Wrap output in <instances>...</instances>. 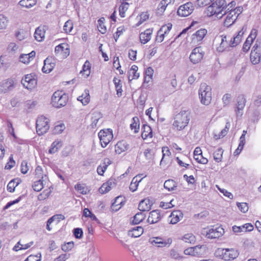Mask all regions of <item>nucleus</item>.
<instances>
[{
	"mask_svg": "<svg viewBox=\"0 0 261 261\" xmlns=\"http://www.w3.org/2000/svg\"><path fill=\"white\" fill-rule=\"evenodd\" d=\"M36 4V0H21L19 4L27 8L34 6Z\"/></svg>",
	"mask_w": 261,
	"mask_h": 261,
	"instance_id": "nucleus-40",
	"label": "nucleus"
},
{
	"mask_svg": "<svg viewBox=\"0 0 261 261\" xmlns=\"http://www.w3.org/2000/svg\"><path fill=\"white\" fill-rule=\"evenodd\" d=\"M162 153H163V156L162 158V160L160 162V165H163L164 163V158L165 155L169 156L170 154V152L169 150L168 149V147H164L162 148Z\"/></svg>",
	"mask_w": 261,
	"mask_h": 261,
	"instance_id": "nucleus-55",
	"label": "nucleus"
},
{
	"mask_svg": "<svg viewBox=\"0 0 261 261\" xmlns=\"http://www.w3.org/2000/svg\"><path fill=\"white\" fill-rule=\"evenodd\" d=\"M261 51H251L250 60L254 65L257 64L260 61Z\"/></svg>",
	"mask_w": 261,
	"mask_h": 261,
	"instance_id": "nucleus-30",
	"label": "nucleus"
},
{
	"mask_svg": "<svg viewBox=\"0 0 261 261\" xmlns=\"http://www.w3.org/2000/svg\"><path fill=\"white\" fill-rule=\"evenodd\" d=\"M198 93L201 102L205 106L208 105L212 100L211 88L205 83L202 84Z\"/></svg>",
	"mask_w": 261,
	"mask_h": 261,
	"instance_id": "nucleus-5",
	"label": "nucleus"
},
{
	"mask_svg": "<svg viewBox=\"0 0 261 261\" xmlns=\"http://www.w3.org/2000/svg\"><path fill=\"white\" fill-rule=\"evenodd\" d=\"M160 211L158 210H153L149 213L147 222L150 224H154L161 219Z\"/></svg>",
	"mask_w": 261,
	"mask_h": 261,
	"instance_id": "nucleus-19",
	"label": "nucleus"
},
{
	"mask_svg": "<svg viewBox=\"0 0 261 261\" xmlns=\"http://www.w3.org/2000/svg\"><path fill=\"white\" fill-rule=\"evenodd\" d=\"M194 10V7L191 2H188L180 6L177 10V14L179 16L186 17L190 15Z\"/></svg>",
	"mask_w": 261,
	"mask_h": 261,
	"instance_id": "nucleus-8",
	"label": "nucleus"
},
{
	"mask_svg": "<svg viewBox=\"0 0 261 261\" xmlns=\"http://www.w3.org/2000/svg\"><path fill=\"white\" fill-rule=\"evenodd\" d=\"M183 214L180 211H174L171 213L169 218L171 219L170 223L172 224L177 223L182 218Z\"/></svg>",
	"mask_w": 261,
	"mask_h": 261,
	"instance_id": "nucleus-24",
	"label": "nucleus"
},
{
	"mask_svg": "<svg viewBox=\"0 0 261 261\" xmlns=\"http://www.w3.org/2000/svg\"><path fill=\"white\" fill-rule=\"evenodd\" d=\"M32 187L34 191L39 192L41 191L43 188V181L41 179H39L35 181L32 186Z\"/></svg>",
	"mask_w": 261,
	"mask_h": 261,
	"instance_id": "nucleus-45",
	"label": "nucleus"
},
{
	"mask_svg": "<svg viewBox=\"0 0 261 261\" xmlns=\"http://www.w3.org/2000/svg\"><path fill=\"white\" fill-rule=\"evenodd\" d=\"M138 67L136 65H133L130 69L128 71V78L129 81H131L133 80L138 79L139 77V73L137 72Z\"/></svg>",
	"mask_w": 261,
	"mask_h": 261,
	"instance_id": "nucleus-25",
	"label": "nucleus"
},
{
	"mask_svg": "<svg viewBox=\"0 0 261 261\" xmlns=\"http://www.w3.org/2000/svg\"><path fill=\"white\" fill-rule=\"evenodd\" d=\"M235 12L229 11H225L224 13L222 14L223 16H225L224 21V25L226 27H229L238 18V16L235 15Z\"/></svg>",
	"mask_w": 261,
	"mask_h": 261,
	"instance_id": "nucleus-12",
	"label": "nucleus"
},
{
	"mask_svg": "<svg viewBox=\"0 0 261 261\" xmlns=\"http://www.w3.org/2000/svg\"><path fill=\"white\" fill-rule=\"evenodd\" d=\"M124 31V27H120L117 28V32H116L115 34L114 35V37L116 41H117V40L119 37V36L122 34V33Z\"/></svg>",
	"mask_w": 261,
	"mask_h": 261,
	"instance_id": "nucleus-63",
	"label": "nucleus"
},
{
	"mask_svg": "<svg viewBox=\"0 0 261 261\" xmlns=\"http://www.w3.org/2000/svg\"><path fill=\"white\" fill-rule=\"evenodd\" d=\"M207 33V30L204 29H201L196 32L192 35L193 41L196 40L197 42L201 41Z\"/></svg>",
	"mask_w": 261,
	"mask_h": 261,
	"instance_id": "nucleus-26",
	"label": "nucleus"
},
{
	"mask_svg": "<svg viewBox=\"0 0 261 261\" xmlns=\"http://www.w3.org/2000/svg\"><path fill=\"white\" fill-rule=\"evenodd\" d=\"M152 32V31L151 30L147 29L144 33H141L140 35V42L143 44H145L148 42L151 39Z\"/></svg>",
	"mask_w": 261,
	"mask_h": 261,
	"instance_id": "nucleus-27",
	"label": "nucleus"
},
{
	"mask_svg": "<svg viewBox=\"0 0 261 261\" xmlns=\"http://www.w3.org/2000/svg\"><path fill=\"white\" fill-rule=\"evenodd\" d=\"M14 82L12 79H7L0 83V94L6 93L14 88Z\"/></svg>",
	"mask_w": 261,
	"mask_h": 261,
	"instance_id": "nucleus-15",
	"label": "nucleus"
},
{
	"mask_svg": "<svg viewBox=\"0 0 261 261\" xmlns=\"http://www.w3.org/2000/svg\"><path fill=\"white\" fill-rule=\"evenodd\" d=\"M129 148V145L124 140L119 141L115 145V152L118 154L128 150Z\"/></svg>",
	"mask_w": 261,
	"mask_h": 261,
	"instance_id": "nucleus-21",
	"label": "nucleus"
},
{
	"mask_svg": "<svg viewBox=\"0 0 261 261\" xmlns=\"http://www.w3.org/2000/svg\"><path fill=\"white\" fill-rule=\"evenodd\" d=\"M74 188H75V189L77 191H78L79 193L83 194H86V189L81 184H76Z\"/></svg>",
	"mask_w": 261,
	"mask_h": 261,
	"instance_id": "nucleus-61",
	"label": "nucleus"
},
{
	"mask_svg": "<svg viewBox=\"0 0 261 261\" xmlns=\"http://www.w3.org/2000/svg\"><path fill=\"white\" fill-rule=\"evenodd\" d=\"M204 51L201 47H197L192 50L190 56V60L193 64L199 63L203 58Z\"/></svg>",
	"mask_w": 261,
	"mask_h": 261,
	"instance_id": "nucleus-9",
	"label": "nucleus"
},
{
	"mask_svg": "<svg viewBox=\"0 0 261 261\" xmlns=\"http://www.w3.org/2000/svg\"><path fill=\"white\" fill-rule=\"evenodd\" d=\"M247 30V25H244L238 34L228 40L227 36L222 35L217 36L215 41L219 42L216 47V50L219 53H222L228 49L229 47H233L237 46L242 41L243 35Z\"/></svg>",
	"mask_w": 261,
	"mask_h": 261,
	"instance_id": "nucleus-1",
	"label": "nucleus"
},
{
	"mask_svg": "<svg viewBox=\"0 0 261 261\" xmlns=\"http://www.w3.org/2000/svg\"><path fill=\"white\" fill-rule=\"evenodd\" d=\"M102 147H106L113 138V131L111 129L101 130L98 134Z\"/></svg>",
	"mask_w": 261,
	"mask_h": 261,
	"instance_id": "nucleus-7",
	"label": "nucleus"
},
{
	"mask_svg": "<svg viewBox=\"0 0 261 261\" xmlns=\"http://www.w3.org/2000/svg\"><path fill=\"white\" fill-rule=\"evenodd\" d=\"M55 60L52 57H47L44 61V66L42 68V71L44 73H49L55 66Z\"/></svg>",
	"mask_w": 261,
	"mask_h": 261,
	"instance_id": "nucleus-16",
	"label": "nucleus"
},
{
	"mask_svg": "<svg viewBox=\"0 0 261 261\" xmlns=\"http://www.w3.org/2000/svg\"><path fill=\"white\" fill-rule=\"evenodd\" d=\"M216 256L225 260H230L238 257V252L233 249L218 248L215 252Z\"/></svg>",
	"mask_w": 261,
	"mask_h": 261,
	"instance_id": "nucleus-4",
	"label": "nucleus"
},
{
	"mask_svg": "<svg viewBox=\"0 0 261 261\" xmlns=\"http://www.w3.org/2000/svg\"><path fill=\"white\" fill-rule=\"evenodd\" d=\"M212 0H197L196 5L200 7H202L210 4Z\"/></svg>",
	"mask_w": 261,
	"mask_h": 261,
	"instance_id": "nucleus-57",
	"label": "nucleus"
},
{
	"mask_svg": "<svg viewBox=\"0 0 261 261\" xmlns=\"http://www.w3.org/2000/svg\"><path fill=\"white\" fill-rule=\"evenodd\" d=\"M102 117V114L99 112H94L92 114L91 118V123L90 126L91 128H95L99 126L98 122Z\"/></svg>",
	"mask_w": 261,
	"mask_h": 261,
	"instance_id": "nucleus-22",
	"label": "nucleus"
},
{
	"mask_svg": "<svg viewBox=\"0 0 261 261\" xmlns=\"http://www.w3.org/2000/svg\"><path fill=\"white\" fill-rule=\"evenodd\" d=\"M251 51H261V41L257 39L253 45Z\"/></svg>",
	"mask_w": 261,
	"mask_h": 261,
	"instance_id": "nucleus-56",
	"label": "nucleus"
},
{
	"mask_svg": "<svg viewBox=\"0 0 261 261\" xmlns=\"http://www.w3.org/2000/svg\"><path fill=\"white\" fill-rule=\"evenodd\" d=\"M62 146V142L59 140H56L53 142L48 150L50 154H54L57 152L59 149Z\"/></svg>",
	"mask_w": 261,
	"mask_h": 261,
	"instance_id": "nucleus-34",
	"label": "nucleus"
},
{
	"mask_svg": "<svg viewBox=\"0 0 261 261\" xmlns=\"http://www.w3.org/2000/svg\"><path fill=\"white\" fill-rule=\"evenodd\" d=\"M29 170V166L26 161H22L21 164V172L22 174H26Z\"/></svg>",
	"mask_w": 261,
	"mask_h": 261,
	"instance_id": "nucleus-58",
	"label": "nucleus"
},
{
	"mask_svg": "<svg viewBox=\"0 0 261 261\" xmlns=\"http://www.w3.org/2000/svg\"><path fill=\"white\" fill-rule=\"evenodd\" d=\"M143 131L142 133V137L143 139L152 137V132L151 127L148 125H144Z\"/></svg>",
	"mask_w": 261,
	"mask_h": 261,
	"instance_id": "nucleus-35",
	"label": "nucleus"
},
{
	"mask_svg": "<svg viewBox=\"0 0 261 261\" xmlns=\"http://www.w3.org/2000/svg\"><path fill=\"white\" fill-rule=\"evenodd\" d=\"M193 247L195 256H202L206 253V246L205 245H197Z\"/></svg>",
	"mask_w": 261,
	"mask_h": 261,
	"instance_id": "nucleus-36",
	"label": "nucleus"
},
{
	"mask_svg": "<svg viewBox=\"0 0 261 261\" xmlns=\"http://www.w3.org/2000/svg\"><path fill=\"white\" fill-rule=\"evenodd\" d=\"M56 55H61L64 58H66L70 53L68 45L66 43H61L55 47V50Z\"/></svg>",
	"mask_w": 261,
	"mask_h": 261,
	"instance_id": "nucleus-17",
	"label": "nucleus"
},
{
	"mask_svg": "<svg viewBox=\"0 0 261 261\" xmlns=\"http://www.w3.org/2000/svg\"><path fill=\"white\" fill-rule=\"evenodd\" d=\"M133 123L130 124V127L132 130H134L135 133H138L139 129V119L137 117L133 118Z\"/></svg>",
	"mask_w": 261,
	"mask_h": 261,
	"instance_id": "nucleus-41",
	"label": "nucleus"
},
{
	"mask_svg": "<svg viewBox=\"0 0 261 261\" xmlns=\"http://www.w3.org/2000/svg\"><path fill=\"white\" fill-rule=\"evenodd\" d=\"M73 233L74 237L76 239H81L82 238L83 235V232L82 228H75L73 230Z\"/></svg>",
	"mask_w": 261,
	"mask_h": 261,
	"instance_id": "nucleus-54",
	"label": "nucleus"
},
{
	"mask_svg": "<svg viewBox=\"0 0 261 261\" xmlns=\"http://www.w3.org/2000/svg\"><path fill=\"white\" fill-rule=\"evenodd\" d=\"M49 194V192L44 191L38 195V199L39 200H44L48 197Z\"/></svg>",
	"mask_w": 261,
	"mask_h": 261,
	"instance_id": "nucleus-64",
	"label": "nucleus"
},
{
	"mask_svg": "<svg viewBox=\"0 0 261 261\" xmlns=\"http://www.w3.org/2000/svg\"><path fill=\"white\" fill-rule=\"evenodd\" d=\"M237 205L239 210L242 213H245L248 211V204L246 202H237Z\"/></svg>",
	"mask_w": 261,
	"mask_h": 261,
	"instance_id": "nucleus-48",
	"label": "nucleus"
},
{
	"mask_svg": "<svg viewBox=\"0 0 261 261\" xmlns=\"http://www.w3.org/2000/svg\"><path fill=\"white\" fill-rule=\"evenodd\" d=\"M90 99L89 91L88 89L85 90L84 93L77 98V100L81 101L83 105L85 106L89 102Z\"/></svg>",
	"mask_w": 261,
	"mask_h": 261,
	"instance_id": "nucleus-29",
	"label": "nucleus"
},
{
	"mask_svg": "<svg viewBox=\"0 0 261 261\" xmlns=\"http://www.w3.org/2000/svg\"><path fill=\"white\" fill-rule=\"evenodd\" d=\"M224 233V229L221 227H213L205 231V237L208 239L219 238Z\"/></svg>",
	"mask_w": 261,
	"mask_h": 261,
	"instance_id": "nucleus-10",
	"label": "nucleus"
},
{
	"mask_svg": "<svg viewBox=\"0 0 261 261\" xmlns=\"http://www.w3.org/2000/svg\"><path fill=\"white\" fill-rule=\"evenodd\" d=\"M213 4L217 8V9L220 10V13H222L223 11L224 12L227 8L226 7V2L225 0H216Z\"/></svg>",
	"mask_w": 261,
	"mask_h": 261,
	"instance_id": "nucleus-33",
	"label": "nucleus"
},
{
	"mask_svg": "<svg viewBox=\"0 0 261 261\" xmlns=\"http://www.w3.org/2000/svg\"><path fill=\"white\" fill-rule=\"evenodd\" d=\"M164 187L169 191H172L176 189L177 183L172 179H168L165 181Z\"/></svg>",
	"mask_w": 261,
	"mask_h": 261,
	"instance_id": "nucleus-32",
	"label": "nucleus"
},
{
	"mask_svg": "<svg viewBox=\"0 0 261 261\" xmlns=\"http://www.w3.org/2000/svg\"><path fill=\"white\" fill-rule=\"evenodd\" d=\"M137 182V177H134L129 186V189L132 192H135L137 190V187L138 186V184H136Z\"/></svg>",
	"mask_w": 261,
	"mask_h": 261,
	"instance_id": "nucleus-60",
	"label": "nucleus"
},
{
	"mask_svg": "<svg viewBox=\"0 0 261 261\" xmlns=\"http://www.w3.org/2000/svg\"><path fill=\"white\" fill-rule=\"evenodd\" d=\"M217 9V8L215 6V5H214V4L213 3L211 5H210L207 8L205 12L206 14L207 15V16L209 17H211L214 15L218 16L219 14H221L220 10H219V9Z\"/></svg>",
	"mask_w": 261,
	"mask_h": 261,
	"instance_id": "nucleus-31",
	"label": "nucleus"
},
{
	"mask_svg": "<svg viewBox=\"0 0 261 261\" xmlns=\"http://www.w3.org/2000/svg\"><path fill=\"white\" fill-rule=\"evenodd\" d=\"M189 120L190 112L188 110H182L174 118L173 128L176 130L183 129L187 125Z\"/></svg>",
	"mask_w": 261,
	"mask_h": 261,
	"instance_id": "nucleus-2",
	"label": "nucleus"
},
{
	"mask_svg": "<svg viewBox=\"0 0 261 261\" xmlns=\"http://www.w3.org/2000/svg\"><path fill=\"white\" fill-rule=\"evenodd\" d=\"M90 69L91 64L89 61L87 60L83 66V68L82 70L81 71V72H83L84 73H85V72H88V73H86V75L88 76L90 73Z\"/></svg>",
	"mask_w": 261,
	"mask_h": 261,
	"instance_id": "nucleus-49",
	"label": "nucleus"
},
{
	"mask_svg": "<svg viewBox=\"0 0 261 261\" xmlns=\"http://www.w3.org/2000/svg\"><path fill=\"white\" fill-rule=\"evenodd\" d=\"M143 232V228L141 226H137L133 228L132 230V236L137 238L140 236Z\"/></svg>",
	"mask_w": 261,
	"mask_h": 261,
	"instance_id": "nucleus-44",
	"label": "nucleus"
},
{
	"mask_svg": "<svg viewBox=\"0 0 261 261\" xmlns=\"http://www.w3.org/2000/svg\"><path fill=\"white\" fill-rule=\"evenodd\" d=\"M120 80L114 77L113 79V82L115 85V87L117 91V95L118 97H120L122 95V85L120 84Z\"/></svg>",
	"mask_w": 261,
	"mask_h": 261,
	"instance_id": "nucleus-38",
	"label": "nucleus"
},
{
	"mask_svg": "<svg viewBox=\"0 0 261 261\" xmlns=\"http://www.w3.org/2000/svg\"><path fill=\"white\" fill-rule=\"evenodd\" d=\"M73 242H69L62 246V249L65 252L69 251L72 249V248L73 247Z\"/></svg>",
	"mask_w": 261,
	"mask_h": 261,
	"instance_id": "nucleus-52",
	"label": "nucleus"
},
{
	"mask_svg": "<svg viewBox=\"0 0 261 261\" xmlns=\"http://www.w3.org/2000/svg\"><path fill=\"white\" fill-rule=\"evenodd\" d=\"M172 27V24L170 23H168L166 25H163L159 30L161 33L164 34V35L168 34L169 31L171 30Z\"/></svg>",
	"mask_w": 261,
	"mask_h": 261,
	"instance_id": "nucleus-47",
	"label": "nucleus"
},
{
	"mask_svg": "<svg viewBox=\"0 0 261 261\" xmlns=\"http://www.w3.org/2000/svg\"><path fill=\"white\" fill-rule=\"evenodd\" d=\"M21 199V197L19 196L18 198L16 199L10 201L4 206V210H7L11 206H12L13 204H15L16 203H18L20 200Z\"/></svg>",
	"mask_w": 261,
	"mask_h": 261,
	"instance_id": "nucleus-62",
	"label": "nucleus"
},
{
	"mask_svg": "<svg viewBox=\"0 0 261 261\" xmlns=\"http://www.w3.org/2000/svg\"><path fill=\"white\" fill-rule=\"evenodd\" d=\"M151 243L158 247H169L172 242V240L171 238H168L164 240L161 238H153L151 241Z\"/></svg>",
	"mask_w": 261,
	"mask_h": 261,
	"instance_id": "nucleus-14",
	"label": "nucleus"
},
{
	"mask_svg": "<svg viewBox=\"0 0 261 261\" xmlns=\"http://www.w3.org/2000/svg\"><path fill=\"white\" fill-rule=\"evenodd\" d=\"M18 182H17L15 184L14 179L11 180L7 185V190L10 192H13L15 190V187L18 186Z\"/></svg>",
	"mask_w": 261,
	"mask_h": 261,
	"instance_id": "nucleus-53",
	"label": "nucleus"
},
{
	"mask_svg": "<svg viewBox=\"0 0 261 261\" xmlns=\"http://www.w3.org/2000/svg\"><path fill=\"white\" fill-rule=\"evenodd\" d=\"M223 150L222 148H217L214 152V159L216 162H220L222 161Z\"/></svg>",
	"mask_w": 261,
	"mask_h": 261,
	"instance_id": "nucleus-39",
	"label": "nucleus"
},
{
	"mask_svg": "<svg viewBox=\"0 0 261 261\" xmlns=\"http://www.w3.org/2000/svg\"><path fill=\"white\" fill-rule=\"evenodd\" d=\"M246 99L244 95H239L237 98V104L236 107V114L237 116L242 115V111L246 105Z\"/></svg>",
	"mask_w": 261,
	"mask_h": 261,
	"instance_id": "nucleus-18",
	"label": "nucleus"
},
{
	"mask_svg": "<svg viewBox=\"0 0 261 261\" xmlns=\"http://www.w3.org/2000/svg\"><path fill=\"white\" fill-rule=\"evenodd\" d=\"M122 197L121 196L117 197L113 203H112L111 209L113 212H117L123 205Z\"/></svg>",
	"mask_w": 261,
	"mask_h": 261,
	"instance_id": "nucleus-28",
	"label": "nucleus"
},
{
	"mask_svg": "<svg viewBox=\"0 0 261 261\" xmlns=\"http://www.w3.org/2000/svg\"><path fill=\"white\" fill-rule=\"evenodd\" d=\"M182 240L186 243L191 244L195 242V237L191 233H188L183 237Z\"/></svg>",
	"mask_w": 261,
	"mask_h": 261,
	"instance_id": "nucleus-46",
	"label": "nucleus"
},
{
	"mask_svg": "<svg viewBox=\"0 0 261 261\" xmlns=\"http://www.w3.org/2000/svg\"><path fill=\"white\" fill-rule=\"evenodd\" d=\"M152 203L149 199L142 200L139 204L138 209L141 212L148 211L151 209Z\"/></svg>",
	"mask_w": 261,
	"mask_h": 261,
	"instance_id": "nucleus-23",
	"label": "nucleus"
},
{
	"mask_svg": "<svg viewBox=\"0 0 261 261\" xmlns=\"http://www.w3.org/2000/svg\"><path fill=\"white\" fill-rule=\"evenodd\" d=\"M145 218V215L143 212H138L134 217L133 223L138 224L141 222Z\"/></svg>",
	"mask_w": 261,
	"mask_h": 261,
	"instance_id": "nucleus-37",
	"label": "nucleus"
},
{
	"mask_svg": "<svg viewBox=\"0 0 261 261\" xmlns=\"http://www.w3.org/2000/svg\"><path fill=\"white\" fill-rule=\"evenodd\" d=\"M129 4L128 3H122L119 7V15L121 17H125V12L128 8Z\"/></svg>",
	"mask_w": 261,
	"mask_h": 261,
	"instance_id": "nucleus-43",
	"label": "nucleus"
},
{
	"mask_svg": "<svg viewBox=\"0 0 261 261\" xmlns=\"http://www.w3.org/2000/svg\"><path fill=\"white\" fill-rule=\"evenodd\" d=\"M21 84L23 87L28 89H32L35 87L37 84L36 80L32 74H27L21 80Z\"/></svg>",
	"mask_w": 261,
	"mask_h": 261,
	"instance_id": "nucleus-13",
	"label": "nucleus"
},
{
	"mask_svg": "<svg viewBox=\"0 0 261 261\" xmlns=\"http://www.w3.org/2000/svg\"><path fill=\"white\" fill-rule=\"evenodd\" d=\"M116 182L113 179H109L107 182L103 183L99 189L101 194L106 193L109 192L113 188L115 187Z\"/></svg>",
	"mask_w": 261,
	"mask_h": 261,
	"instance_id": "nucleus-20",
	"label": "nucleus"
},
{
	"mask_svg": "<svg viewBox=\"0 0 261 261\" xmlns=\"http://www.w3.org/2000/svg\"><path fill=\"white\" fill-rule=\"evenodd\" d=\"M8 23L7 18L3 14H0V29H4Z\"/></svg>",
	"mask_w": 261,
	"mask_h": 261,
	"instance_id": "nucleus-51",
	"label": "nucleus"
},
{
	"mask_svg": "<svg viewBox=\"0 0 261 261\" xmlns=\"http://www.w3.org/2000/svg\"><path fill=\"white\" fill-rule=\"evenodd\" d=\"M45 32L42 31L40 27L37 28L34 33V37L35 39L38 41H42L43 38L44 37Z\"/></svg>",
	"mask_w": 261,
	"mask_h": 261,
	"instance_id": "nucleus-42",
	"label": "nucleus"
},
{
	"mask_svg": "<svg viewBox=\"0 0 261 261\" xmlns=\"http://www.w3.org/2000/svg\"><path fill=\"white\" fill-rule=\"evenodd\" d=\"M68 100V95L63 91H57L51 97V104L57 108L64 107Z\"/></svg>",
	"mask_w": 261,
	"mask_h": 261,
	"instance_id": "nucleus-3",
	"label": "nucleus"
},
{
	"mask_svg": "<svg viewBox=\"0 0 261 261\" xmlns=\"http://www.w3.org/2000/svg\"><path fill=\"white\" fill-rule=\"evenodd\" d=\"M257 35V31L255 29H252L251 32L244 42L242 50L244 52L247 53L250 49V46Z\"/></svg>",
	"mask_w": 261,
	"mask_h": 261,
	"instance_id": "nucleus-11",
	"label": "nucleus"
},
{
	"mask_svg": "<svg viewBox=\"0 0 261 261\" xmlns=\"http://www.w3.org/2000/svg\"><path fill=\"white\" fill-rule=\"evenodd\" d=\"M49 120L44 116H41L38 117L36 120V130L39 135L45 134L49 128Z\"/></svg>",
	"mask_w": 261,
	"mask_h": 261,
	"instance_id": "nucleus-6",
	"label": "nucleus"
},
{
	"mask_svg": "<svg viewBox=\"0 0 261 261\" xmlns=\"http://www.w3.org/2000/svg\"><path fill=\"white\" fill-rule=\"evenodd\" d=\"M73 27L72 21L70 20H68L65 23L63 30L66 33L70 32L73 29Z\"/></svg>",
	"mask_w": 261,
	"mask_h": 261,
	"instance_id": "nucleus-50",
	"label": "nucleus"
},
{
	"mask_svg": "<svg viewBox=\"0 0 261 261\" xmlns=\"http://www.w3.org/2000/svg\"><path fill=\"white\" fill-rule=\"evenodd\" d=\"M41 255L39 253L37 255H30L27 257V261H41Z\"/></svg>",
	"mask_w": 261,
	"mask_h": 261,
	"instance_id": "nucleus-59",
	"label": "nucleus"
}]
</instances>
